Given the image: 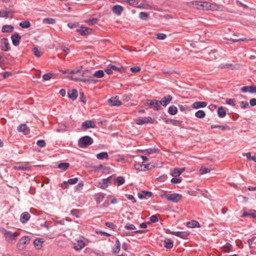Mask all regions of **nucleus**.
Segmentation results:
<instances>
[{
  "instance_id": "1",
  "label": "nucleus",
  "mask_w": 256,
  "mask_h": 256,
  "mask_svg": "<svg viewBox=\"0 0 256 256\" xmlns=\"http://www.w3.org/2000/svg\"><path fill=\"white\" fill-rule=\"evenodd\" d=\"M194 6L199 10H218L220 6L216 3H211L208 2H192Z\"/></svg>"
},
{
  "instance_id": "2",
  "label": "nucleus",
  "mask_w": 256,
  "mask_h": 256,
  "mask_svg": "<svg viewBox=\"0 0 256 256\" xmlns=\"http://www.w3.org/2000/svg\"><path fill=\"white\" fill-rule=\"evenodd\" d=\"M0 231L4 235L6 242L10 244H15L18 238L20 235V232L18 231L12 232L7 230L4 228H2Z\"/></svg>"
},
{
  "instance_id": "3",
  "label": "nucleus",
  "mask_w": 256,
  "mask_h": 256,
  "mask_svg": "<svg viewBox=\"0 0 256 256\" xmlns=\"http://www.w3.org/2000/svg\"><path fill=\"white\" fill-rule=\"evenodd\" d=\"M94 141L92 138L88 136H85L81 137L78 142L79 147L81 148H86L93 143Z\"/></svg>"
},
{
  "instance_id": "4",
  "label": "nucleus",
  "mask_w": 256,
  "mask_h": 256,
  "mask_svg": "<svg viewBox=\"0 0 256 256\" xmlns=\"http://www.w3.org/2000/svg\"><path fill=\"white\" fill-rule=\"evenodd\" d=\"M30 238L29 236H22L18 241L16 244V246L18 250H23L26 245L28 244L30 242Z\"/></svg>"
},
{
  "instance_id": "5",
  "label": "nucleus",
  "mask_w": 256,
  "mask_h": 256,
  "mask_svg": "<svg viewBox=\"0 0 256 256\" xmlns=\"http://www.w3.org/2000/svg\"><path fill=\"white\" fill-rule=\"evenodd\" d=\"M146 104L150 108H154V110L158 111L161 108V104L160 100H148Z\"/></svg>"
},
{
  "instance_id": "6",
  "label": "nucleus",
  "mask_w": 256,
  "mask_h": 256,
  "mask_svg": "<svg viewBox=\"0 0 256 256\" xmlns=\"http://www.w3.org/2000/svg\"><path fill=\"white\" fill-rule=\"evenodd\" d=\"M166 198L168 200L173 202H178L182 198V196L178 194L173 193L170 194H166Z\"/></svg>"
},
{
  "instance_id": "7",
  "label": "nucleus",
  "mask_w": 256,
  "mask_h": 256,
  "mask_svg": "<svg viewBox=\"0 0 256 256\" xmlns=\"http://www.w3.org/2000/svg\"><path fill=\"white\" fill-rule=\"evenodd\" d=\"M8 40L7 38L1 39L0 42V48L4 52H8L10 50Z\"/></svg>"
},
{
  "instance_id": "8",
  "label": "nucleus",
  "mask_w": 256,
  "mask_h": 256,
  "mask_svg": "<svg viewBox=\"0 0 256 256\" xmlns=\"http://www.w3.org/2000/svg\"><path fill=\"white\" fill-rule=\"evenodd\" d=\"M96 126L94 121L89 120H86L82 124V130H86L90 128H94Z\"/></svg>"
},
{
  "instance_id": "9",
  "label": "nucleus",
  "mask_w": 256,
  "mask_h": 256,
  "mask_svg": "<svg viewBox=\"0 0 256 256\" xmlns=\"http://www.w3.org/2000/svg\"><path fill=\"white\" fill-rule=\"evenodd\" d=\"M77 32L82 36L90 34L92 32V30L86 26H80L77 29Z\"/></svg>"
},
{
  "instance_id": "10",
  "label": "nucleus",
  "mask_w": 256,
  "mask_h": 256,
  "mask_svg": "<svg viewBox=\"0 0 256 256\" xmlns=\"http://www.w3.org/2000/svg\"><path fill=\"white\" fill-rule=\"evenodd\" d=\"M138 124H144L150 123L152 122V119L151 117H145L144 118H140L135 120Z\"/></svg>"
},
{
  "instance_id": "11",
  "label": "nucleus",
  "mask_w": 256,
  "mask_h": 256,
  "mask_svg": "<svg viewBox=\"0 0 256 256\" xmlns=\"http://www.w3.org/2000/svg\"><path fill=\"white\" fill-rule=\"evenodd\" d=\"M20 39L21 36L18 33H15L11 36L12 43L14 46L19 45Z\"/></svg>"
},
{
  "instance_id": "12",
  "label": "nucleus",
  "mask_w": 256,
  "mask_h": 256,
  "mask_svg": "<svg viewBox=\"0 0 256 256\" xmlns=\"http://www.w3.org/2000/svg\"><path fill=\"white\" fill-rule=\"evenodd\" d=\"M241 90L243 92L256 93V86H244L242 88Z\"/></svg>"
},
{
  "instance_id": "13",
  "label": "nucleus",
  "mask_w": 256,
  "mask_h": 256,
  "mask_svg": "<svg viewBox=\"0 0 256 256\" xmlns=\"http://www.w3.org/2000/svg\"><path fill=\"white\" fill-rule=\"evenodd\" d=\"M172 97L170 95L164 96L161 100H160L161 106H166L172 101Z\"/></svg>"
},
{
  "instance_id": "14",
  "label": "nucleus",
  "mask_w": 256,
  "mask_h": 256,
  "mask_svg": "<svg viewBox=\"0 0 256 256\" xmlns=\"http://www.w3.org/2000/svg\"><path fill=\"white\" fill-rule=\"evenodd\" d=\"M108 102L111 106H120L122 104L121 102L117 96L112 97L109 99Z\"/></svg>"
},
{
  "instance_id": "15",
  "label": "nucleus",
  "mask_w": 256,
  "mask_h": 256,
  "mask_svg": "<svg viewBox=\"0 0 256 256\" xmlns=\"http://www.w3.org/2000/svg\"><path fill=\"white\" fill-rule=\"evenodd\" d=\"M207 106V103L205 102H196L192 104V108L194 109H198L205 108Z\"/></svg>"
},
{
  "instance_id": "16",
  "label": "nucleus",
  "mask_w": 256,
  "mask_h": 256,
  "mask_svg": "<svg viewBox=\"0 0 256 256\" xmlns=\"http://www.w3.org/2000/svg\"><path fill=\"white\" fill-rule=\"evenodd\" d=\"M85 246L86 244L82 240H78L74 244V248L78 251L81 250Z\"/></svg>"
},
{
  "instance_id": "17",
  "label": "nucleus",
  "mask_w": 256,
  "mask_h": 256,
  "mask_svg": "<svg viewBox=\"0 0 256 256\" xmlns=\"http://www.w3.org/2000/svg\"><path fill=\"white\" fill-rule=\"evenodd\" d=\"M170 234L183 239H186L189 234L186 232H170Z\"/></svg>"
},
{
  "instance_id": "18",
  "label": "nucleus",
  "mask_w": 256,
  "mask_h": 256,
  "mask_svg": "<svg viewBox=\"0 0 256 256\" xmlns=\"http://www.w3.org/2000/svg\"><path fill=\"white\" fill-rule=\"evenodd\" d=\"M17 130L19 132H23L25 134L29 133L30 130L26 124H21L17 128Z\"/></svg>"
},
{
  "instance_id": "19",
  "label": "nucleus",
  "mask_w": 256,
  "mask_h": 256,
  "mask_svg": "<svg viewBox=\"0 0 256 256\" xmlns=\"http://www.w3.org/2000/svg\"><path fill=\"white\" fill-rule=\"evenodd\" d=\"M71 78L76 81H80V82H82L84 83H88V84H90V83L94 84V83H96V82L95 80L92 79L90 78H74L72 77Z\"/></svg>"
},
{
  "instance_id": "20",
  "label": "nucleus",
  "mask_w": 256,
  "mask_h": 256,
  "mask_svg": "<svg viewBox=\"0 0 256 256\" xmlns=\"http://www.w3.org/2000/svg\"><path fill=\"white\" fill-rule=\"evenodd\" d=\"M152 193L148 191H142V192L138 194V196L140 199L150 198L152 196Z\"/></svg>"
},
{
  "instance_id": "21",
  "label": "nucleus",
  "mask_w": 256,
  "mask_h": 256,
  "mask_svg": "<svg viewBox=\"0 0 256 256\" xmlns=\"http://www.w3.org/2000/svg\"><path fill=\"white\" fill-rule=\"evenodd\" d=\"M112 12L120 16L124 10V8L120 5H116L112 8Z\"/></svg>"
},
{
  "instance_id": "22",
  "label": "nucleus",
  "mask_w": 256,
  "mask_h": 256,
  "mask_svg": "<svg viewBox=\"0 0 256 256\" xmlns=\"http://www.w3.org/2000/svg\"><path fill=\"white\" fill-rule=\"evenodd\" d=\"M68 96L70 98L75 100L78 97V91L76 89H72V90H70L68 92Z\"/></svg>"
},
{
  "instance_id": "23",
  "label": "nucleus",
  "mask_w": 256,
  "mask_h": 256,
  "mask_svg": "<svg viewBox=\"0 0 256 256\" xmlns=\"http://www.w3.org/2000/svg\"><path fill=\"white\" fill-rule=\"evenodd\" d=\"M30 218V214L28 212H23L20 217V221L22 223H25Z\"/></svg>"
},
{
  "instance_id": "24",
  "label": "nucleus",
  "mask_w": 256,
  "mask_h": 256,
  "mask_svg": "<svg viewBox=\"0 0 256 256\" xmlns=\"http://www.w3.org/2000/svg\"><path fill=\"white\" fill-rule=\"evenodd\" d=\"M184 170V168H174L172 172V175L174 177L178 176L181 174Z\"/></svg>"
},
{
  "instance_id": "25",
  "label": "nucleus",
  "mask_w": 256,
  "mask_h": 256,
  "mask_svg": "<svg viewBox=\"0 0 256 256\" xmlns=\"http://www.w3.org/2000/svg\"><path fill=\"white\" fill-rule=\"evenodd\" d=\"M164 246L166 248L170 249L174 246V242L170 239H166L164 240Z\"/></svg>"
},
{
  "instance_id": "26",
  "label": "nucleus",
  "mask_w": 256,
  "mask_h": 256,
  "mask_svg": "<svg viewBox=\"0 0 256 256\" xmlns=\"http://www.w3.org/2000/svg\"><path fill=\"white\" fill-rule=\"evenodd\" d=\"M44 242V241H43L42 238H38L34 241V244L37 249L39 250L42 247V244Z\"/></svg>"
},
{
  "instance_id": "27",
  "label": "nucleus",
  "mask_w": 256,
  "mask_h": 256,
  "mask_svg": "<svg viewBox=\"0 0 256 256\" xmlns=\"http://www.w3.org/2000/svg\"><path fill=\"white\" fill-rule=\"evenodd\" d=\"M120 243L118 239L116 240V244H114V247L112 248V252L114 254H117L120 250Z\"/></svg>"
},
{
  "instance_id": "28",
  "label": "nucleus",
  "mask_w": 256,
  "mask_h": 256,
  "mask_svg": "<svg viewBox=\"0 0 256 256\" xmlns=\"http://www.w3.org/2000/svg\"><path fill=\"white\" fill-rule=\"evenodd\" d=\"M104 198V194L103 193H98L94 195V199L97 203H100Z\"/></svg>"
},
{
  "instance_id": "29",
  "label": "nucleus",
  "mask_w": 256,
  "mask_h": 256,
  "mask_svg": "<svg viewBox=\"0 0 256 256\" xmlns=\"http://www.w3.org/2000/svg\"><path fill=\"white\" fill-rule=\"evenodd\" d=\"M96 158L98 160L108 159V155L107 152H102L96 154Z\"/></svg>"
},
{
  "instance_id": "30",
  "label": "nucleus",
  "mask_w": 256,
  "mask_h": 256,
  "mask_svg": "<svg viewBox=\"0 0 256 256\" xmlns=\"http://www.w3.org/2000/svg\"><path fill=\"white\" fill-rule=\"evenodd\" d=\"M187 226L190 228H200V226L199 222L196 220H192L187 223Z\"/></svg>"
},
{
  "instance_id": "31",
  "label": "nucleus",
  "mask_w": 256,
  "mask_h": 256,
  "mask_svg": "<svg viewBox=\"0 0 256 256\" xmlns=\"http://www.w3.org/2000/svg\"><path fill=\"white\" fill-rule=\"evenodd\" d=\"M14 29V26L10 25H5L2 26V31L3 32H10L13 31Z\"/></svg>"
},
{
  "instance_id": "32",
  "label": "nucleus",
  "mask_w": 256,
  "mask_h": 256,
  "mask_svg": "<svg viewBox=\"0 0 256 256\" xmlns=\"http://www.w3.org/2000/svg\"><path fill=\"white\" fill-rule=\"evenodd\" d=\"M250 216L253 218H256V210H250L249 212H244L242 216Z\"/></svg>"
},
{
  "instance_id": "33",
  "label": "nucleus",
  "mask_w": 256,
  "mask_h": 256,
  "mask_svg": "<svg viewBox=\"0 0 256 256\" xmlns=\"http://www.w3.org/2000/svg\"><path fill=\"white\" fill-rule=\"evenodd\" d=\"M212 128H220L222 130H230V127L227 125H212L211 126Z\"/></svg>"
},
{
  "instance_id": "34",
  "label": "nucleus",
  "mask_w": 256,
  "mask_h": 256,
  "mask_svg": "<svg viewBox=\"0 0 256 256\" xmlns=\"http://www.w3.org/2000/svg\"><path fill=\"white\" fill-rule=\"evenodd\" d=\"M178 112V109L174 106H171L169 107L168 112L171 115H174Z\"/></svg>"
},
{
  "instance_id": "35",
  "label": "nucleus",
  "mask_w": 256,
  "mask_h": 256,
  "mask_svg": "<svg viewBox=\"0 0 256 256\" xmlns=\"http://www.w3.org/2000/svg\"><path fill=\"white\" fill-rule=\"evenodd\" d=\"M218 114L220 118H224L226 116V110L222 106H220L218 108Z\"/></svg>"
},
{
  "instance_id": "36",
  "label": "nucleus",
  "mask_w": 256,
  "mask_h": 256,
  "mask_svg": "<svg viewBox=\"0 0 256 256\" xmlns=\"http://www.w3.org/2000/svg\"><path fill=\"white\" fill-rule=\"evenodd\" d=\"M70 164L68 162H62L58 164V168L63 170H66L69 167Z\"/></svg>"
},
{
  "instance_id": "37",
  "label": "nucleus",
  "mask_w": 256,
  "mask_h": 256,
  "mask_svg": "<svg viewBox=\"0 0 256 256\" xmlns=\"http://www.w3.org/2000/svg\"><path fill=\"white\" fill-rule=\"evenodd\" d=\"M30 168V166H29L28 164H25L24 165H21L19 166H15V169L17 170H28Z\"/></svg>"
},
{
  "instance_id": "38",
  "label": "nucleus",
  "mask_w": 256,
  "mask_h": 256,
  "mask_svg": "<svg viewBox=\"0 0 256 256\" xmlns=\"http://www.w3.org/2000/svg\"><path fill=\"white\" fill-rule=\"evenodd\" d=\"M195 116L199 118H202L206 116V113L204 110H199L195 113Z\"/></svg>"
},
{
  "instance_id": "39",
  "label": "nucleus",
  "mask_w": 256,
  "mask_h": 256,
  "mask_svg": "<svg viewBox=\"0 0 256 256\" xmlns=\"http://www.w3.org/2000/svg\"><path fill=\"white\" fill-rule=\"evenodd\" d=\"M104 76V72L102 70H98L96 71L94 74V76L97 78H102Z\"/></svg>"
},
{
  "instance_id": "40",
  "label": "nucleus",
  "mask_w": 256,
  "mask_h": 256,
  "mask_svg": "<svg viewBox=\"0 0 256 256\" xmlns=\"http://www.w3.org/2000/svg\"><path fill=\"white\" fill-rule=\"evenodd\" d=\"M98 22V19L97 18H92L88 20L86 22L88 25L92 26L96 24Z\"/></svg>"
},
{
  "instance_id": "41",
  "label": "nucleus",
  "mask_w": 256,
  "mask_h": 256,
  "mask_svg": "<svg viewBox=\"0 0 256 256\" xmlns=\"http://www.w3.org/2000/svg\"><path fill=\"white\" fill-rule=\"evenodd\" d=\"M99 185L100 186V187L102 189H106L108 186V182H107L106 180L103 179L102 182H99Z\"/></svg>"
},
{
  "instance_id": "42",
  "label": "nucleus",
  "mask_w": 256,
  "mask_h": 256,
  "mask_svg": "<svg viewBox=\"0 0 256 256\" xmlns=\"http://www.w3.org/2000/svg\"><path fill=\"white\" fill-rule=\"evenodd\" d=\"M10 13V12L6 11L4 10H0V17L8 18L9 17V14Z\"/></svg>"
},
{
  "instance_id": "43",
  "label": "nucleus",
  "mask_w": 256,
  "mask_h": 256,
  "mask_svg": "<svg viewBox=\"0 0 256 256\" xmlns=\"http://www.w3.org/2000/svg\"><path fill=\"white\" fill-rule=\"evenodd\" d=\"M20 26L22 28H27L30 26V24L28 21H24L20 24Z\"/></svg>"
},
{
  "instance_id": "44",
  "label": "nucleus",
  "mask_w": 256,
  "mask_h": 256,
  "mask_svg": "<svg viewBox=\"0 0 256 256\" xmlns=\"http://www.w3.org/2000/svg\"><path fill=\"white\" fill-rule=\"evenodd\" d=\"M225 252H229L232 249V246L230 243H226L223 247Z\"/></svg>"
},
{
  "instance_id": "45",
  "label": "nucleus",
  "mask_w": 256,
  "mask_h": 256,
  "mask_svg": "<svg viewBox=\"0 0 256 256\" xmlns=\"http://www.w3.org/2000/svg\"><path fill=\"white\" fill-rule=\"evenodd\" d=\"M54 75V74L52 73H47L43 76L42 78L44 80H48L52 78Z\"/></svg>"
},
{
  "instance_id": "46",
  "label": "nucleus",
  "mask_w": 256,
  "mask_h": 256,
  "mask_svg": "<svg viewBox=\"0 0 256 256\" xmlns=\"http://www.w3.org/2000/svg\"><path fill=\"white\" fill-rule=\"evenodd\" d=\"M80 70H81V68L80 69H79V68L76 69V70H66L64 72H63V74H78V73L80 72Z\"/></svg>"
},
{
  "instance_id": "47",
  "label": "nucleus",
  "mask_w": 256,
  "mask_h": 256,
  "mask_svg": "<svg viewBox=\"0 0 256 256\" xmlns=\"http://www.w3.org/2000/svg\"><path fill=\"white\" fill-rule=\"evenodd\" d=\"M43 22L46 24H54L56 22V20L50 18H46L43 20Z\"/></svg>"
},
{
  "instance_id": "48",
  "label": "nucleus",
  "mask_w": 256,
  "mask_h": 256,
  "mask_svg": "<svg viewBox=\"0 0 256 256\" xmlns=\"http://www.w3.org/2000/svg\"><path fill=\"white\" fill-rule=\"evenodd\" d=\"M116 181L118 186H120L124 182L125 180L124 177L120 176L116 179Z\"/></svg>"
},
{
  "instance_id": "49",
  "label": "nucleus",
  "mask_w": 256,
  "mask_h": 256,
  "mask_svg": "<svg viewBox=\"0 0 256 256\" xmlns=\"http://www.w3.org/2000/svg\"><path fill=\"white\" fill-rule=\"evenodd\" d=\"M32 52H34V54L38 58L40 57L42 54V52L40 51L36 47L33 48Z\"/></svg>"
},
{
  "instance_id": "50",
  "label": "nucleus",
  "mask_w": 256,
  "mask_h": 256,
  "mask_svg": "<svg viewBox=\"0 0 256 256\" xmlns=\"http://www.w3.org/2000/svg\"><path fill=\"white\" fill-rule=\"evenodd\" d=\"M124 228L128 230H135L136 229L134 224L128 223L124 226Z\"/></svg>"
},
{
  "instance_id": "51",
  "label": "nucleus",
  "mask_w": 256,
  "mask_h": 256,
  "mask_svg": "<svg viewBox=\"0 0 256 256\" xmlns=\"http://www.w3.org/2000/svg\"><path fill=\"white\" fill-rule=\"evenodd\" d=\"M210 172V169L207 168H202L200 170V174H204L207 173H208Z\"/></svg>"
},
{
  "instance_id": "52",
  "label": "nucleus",
  "mask_w": 256,
  "mask_h": 256,
  "mask_svg": "<svg viewBox=\"0 0 256 256\" xmlns=\"http://www.w3.org/2000/svg\"><path fill=\"white\" fill-rule=\"evenodd\" d=\"M105 224L106 226L110 229L114 230L116 228V226L114 223L111 222H106Z\"/></svg>"
},
{
  "instance_id": "53",
  "label": "nucleus",
  "mask_w": 256,
  "mask_h": 256,
  "mask_svg": "<svg viewBox=\"0 0 256 256\" xmlns=\"http://www.w3.org/2000/svg\"><path fill=\"white\" fill-rule=\"evenodd\" d=\"M139 16L142 20H146L148 17V14L146 12H140Z\"/></svg>"
},
{
  "instance_id": "54",
  "label": "nucleus",
  "mask_w": 256,
  "mask_h": 256,
  "mask_svg": "<svg viewBox=\"0 0 256 256\" xmlns=\"http://www.w3.org/2000/svg\"><path fill=\"white\" fill-rule=\"evenodd\" d=\"M112 70L122 72L124 70V68L122 66L118 67L114 65H110Z\"/></svg>"
},
{
  "instance_id": "55",
  "label": "nucleus",
  "mask_w": 256,
  "mask_h": 256,
  "mask_svg": "<svg viewBox=\"0 0 256 256\" xmlns=\"http://www.w3.org/2000/svg\"><path fill=\"white\" fill-rule=\"evenodd\" d=\"M124 2L130 6H136L138 4L136 0H124Z\"/></svg>"
},
{
  "instance_id": "56",
  "label": "nucleus",
  "mask_w": 256,
  "mask_h": 256,
  "mask_svg": "<svg viewBox=\"0 0 256 256\" xmlns=\"http://www.w3.org/2000/svg\"><path fill=\"white\" fill-rule=\"evenodd\" d=\"M142 152L146 154L149 155L151 154H152V153L156 152V150L154 149L148 148V149L143 150Z\"/></svg>"
},
{
  "instance_id": "57",
  "label": "nucleus",
  "mask_w": 256,
  "mask_h": 256,
  "mask_svg": "<svg viewBox=\"0 0 256 256\" xmlns=\"http://www.w3.org/2000/svg\"><path fill=\"white\" fill-rule=\"evenodd\" d=\"M36 144H37L38 146L40 148H44L46 145L45 141L42 140H38Z\"/></svg>"
},
{
  "instance_id": "58",
  "label": "nucleus",
  "mask_w": 256,
  "mask_h": 256,
  "mask_svg": "<svg viewBox=\"0 0 256 256\" xmlns=\"http://www.w3.org/2000/svg\"><path fill=\"white\" fill-rule=\"evenodd\" d=\"M156 38L160 40H164L166 38V36L164 34H156Z\"/></svg>"
},
{
  "instance_id": "59",
  "label": "nucleus",
  "mask_w": 256,
  "mask_h": 256,
  "mask_svg": "<svg viewBox=\"0 0 256 256\" xmlns=\"http://www.w3.org/2000/svg\"><path fill=\"white\" fill-rule=\"evenodd\" d=\"M226 102L227 104L232 106H234L236 104V100L234 98L227 99L226 100Z\"/></svg>"
},
{
  "instance_id": "60",
  "label": "nucleus",
  "mask_w": 256,
  "mask_h": 256,
  "mask_svg": "<svg viewBox=\"0 0 256 256\" xmlns=\"http://www.w3.org/2000/svg\"><path fill=\"white\" fill-rule=\"evenodd\" d=\"M246 156L248 160L256 162V157L255 156H251L250 152L246 153Z\"/></svg>"
},
{
  "instance_id": "61",
  "label": "nucleus",
  "mask_w": 256,
  "mask_h": 256,
  "mask_svg": "<svg viewBox=\"0 0 256 256\" xmlns=\"http://www.w3.org/2000/svg\"><path fill=\"white\" fill-rule=\"evenodd\" d=\"M78 178H70L68 180V182L69 184H76L78 182Z\"/></svg>"
},
{
  "instance_id": "62",
  "label": "nucleus",
  "mask_w": 256,
  "mask_h": 256,
  "mask_svg": "<svg viewBox=\"0 0 256 256\" xmlns=\"http://www.w3.org/2000/svg\"><path fill=\"white\" fill-rule=\"evenodd\" d=\"M182 122L178 120H173L172 121V124L176 126H180L182 125Z\"/></svg>"
},
{
  "instance_id": "63",
  "label": "nucleus",
  "mask_w": 256,
  "mask_h": 256,
  "mask_svg": "<svg viewBox=\"0 0 256 256\" xmlns=\"http://www.w3.org/2000/svg\"><path fill=\"white\" fill-rule=\"evenodd\" d=\"M240 106L243 109H246L248 108V103L247 102L242 101L241 102H240Z\"/></svg>"
},
{
  "instance_id": "64",
  "label": "nucleus",
  "mask_w": 256,
  "mask_h": 256,
  "mask_svg": "<svg viewBox=\"0 0 256 256\" xmlns=\"http://www.w3.org/2000/svg\"><path fill=\"white\" fill-rule=\"evenodd\" d=\"M150 221L152 223H154L158 222V218L156 215H152L150 217Z\"/></svg>"
}]
</instances>
